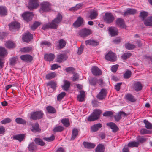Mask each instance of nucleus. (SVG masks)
Segmentation results:
<instances>
[{
    "label": "nucleus",
    "mask_w": 152,
    "mask_h": 152,
    "mask_svg": "<svg viewBox=\"0 0 152 152\" xmlns=\"http://www.w3.org/2000/svg\"><path fill=\"white\" fill-rule=\"evenodd\" d=\"M78 130L76 129H74L72 132L71 140H74L78 135Z\"/></svg>",
    "instance_id": "nucleus-39"
},
{
    "label": "nucleus",
    "mask_w": 152,
    "mask_h": 152,
    "mask_svg": "<svg viewBox=\"0 0 152 152\" xmlns=\"http://www.w3.org/2000/svg\"><path fill=\"white\" fill-rule=\"evenodd\" d=\"M137 12V10L134 9H128L124 14V16L131 14H134Z\"/></svg>",
    "instance_id": "nucleus-28"
},
{
    "label": "nucleus",
    "mask_w": 152,
    "mask_h": 152,
    "mask_svg": "<svg viewBox=\"0 0 152 152\" xmlns=\"http://www.w3.org/2000/svg\"><path fill=\"white\" fill-rule=\"evenodd\" d=\"M67 57L64 54H61L57 56V61L59 63H61L63 61L66 59Z\"/></svg>",
    "instance_id": "nucleus-25"
},
{
    "label": "nucleus",
    "mask_w": 152,
    "mask_h": 152,
    "mask_svg": "<svg viewBox=\"0 0 152 152\" xmlns=\"http://www.w3.org/2000/svg\"><path fill=\"white\" fill-rule=\"evenodd\" d=\"M66 93L64 92H61L60 94L57 96V100L58 101H61L63 97L65 96Z\"/></svg>",
    "instance_id": "nucleus-57"
},
{
    "label": "nucleus",
    "mask_w": 152,
    "mask_h": 152,
    "mask_svg": "<svg viewBox=\"0 0 152 152\" xmlns=\"http://www.w3.org/2000/svg\"><path fill=\"white\" fill-rule=\"evenodd\" d=\"M147 15V13L145 12H141L140 15V16L142 18V20H144Z\"/></svg>",
    "instance_id": "nucleus-63"
},
{
    "label": "nucleus",
    "mask_w": 152,
    "mask_h": 152,
    "mask_svg": "<svg viewBox=\"0 0 152 152\" xmlns=\"http://www.w3.org/2000/svg\"><path fill=\"white\" fill-rule=\"evenodd\" d=\"M5 45L9 49L13 48L15 47V44L13 42L10 41L6 42Z\"/></svg>",
    "instance_id": "nucleus-35"
},
{
    "label": "nucleus",
    "mask_w": 152,
    "mask_h": 152,
    "mask_svg": "<svg viewBox=\"0 0 152 152\" xmlns=\"http://www.w3.org/2000/svg\"><path fill=\"white\" fill-rule=\"evenodd\" d=\"M7 12L6 7L0 6V15L1 16H4L7 15Z\"/></svg>",
    "instance_id": "nucleus-33"
},
{
    "label": "nucleus",
    "mask_w": 152,
    "mask_h": 152,
    "mask_svg": "<svg viewBox=\"0 0 152 152\" xmlns=\"http://www.w3.org/2000/svg\"><path fill=\"white\" fill-rule=\"evenodd\" d=\"M47 84L48 86H51V87L53 89H55L56 88L57 85L56 83L55 82L52 81L47 83Z\"/></svg>",
    "instance_id": "nucleus-48"
},
{
    "label": "nucleus",
    "mask_w": 152,
    "mask_h": 152,
    "mask_svg": "<svg viewBox=\"0 0 152 152\" xmlns=\"http://www.w3.org/2000/svg\"><path fill=\"white\" fill-rule=\"evenodd\" d=\"M139 145V143L137 142H129L128 146L129 147H137Z\"/></svg>",
    "instance_id": "nucleus-46"
},
{
    "label": "nucleus",
    "mask_w": 152,
    "mask_h": 152,
    "mask_svg": "<svg viewBox=\"0 0 152 152\" xmlns=\"http://www.w3.org/2000/svg\"><path fill=\"white\" fill-rule=\"evenodd\" d=\"M41 44L42 46L43 45H45V46L48 47L50 46L51 45L50 42L46 41H42L41 43Z\"/></svg>",
    "instance_id": "nucleus-64"
},
{
    "label": "nucleus",
    "mask_w": 152,
    "mask_h": 152,
    "mask_svg": "<svg viewBox=\"0 0 152 152\" xmlns=\"http://www.w3.org/2000/svg\"><path fill=\"white\" fill-rule=\"evenodd\" d=\"M83 144L86 148L88 149L94 148L96 146L93 143L86 142H83Z\"/></svg>",
    "instance_id": "nucleus-32"
},
{
    "label": "nucleus",
    "mask_w": 152,
    "mask_h": 152,
    "mask_svg": "<svg viewBox=\"0 0 152 152\" xmlns=\"http://www.w3.org/2000/svg\"><path fill=\"white\" fill-rule=\"evenodd\" d=\"M113 114V113L111 111H107L105 112L103 114V115L104 116L106 117H111Z\"/></svg>",
    "instance_id": "nucleus-55"
},
{
    "label": "nucleus",
    "mask_w": 152,
    "mask_h": 152,
    "mask_svg": "<svg viewBox=\"0 0 152 152\" xmlns=\"http://www.w3.org/2000/svg\"><path fill=\"white\" fill-rule=\"evenodd\" d=\"M102 112V111L101 110L96 109L94 110L92 113L98 119L99 118Z\"/></svg>",
    "instance_id": "nucleus-36"
},
{
    "label": "nucleus",
    "mask_w": 152,
    "mask_h": 152,
    "mask_svg": "<svg viewBox=\"0 0 152 152\" xmlns=\"http://www.w3.org/2000/svg\"><path fill=\"white\" fill-rule=\"evenodd\" d=\"M106 60L114 62L116 60V57L115 53L111 51H109L105 56Z\"/></svg>",
    "instance_id": "nucleus-7"
},
{
    "label": "nucleus",
    "mask_w": 152,
    "mask_h": 152,
    "mask_svg": "<svg viewBox=\"0 0 152 152\" xmlns=\"http://www.w3.org/2000/svg\"><path fill=\"white\" fill-rule=\"evenodd\" d=\"M103 19L104 20L106 23H110L114 21L115 18L111 13L106 12L103 16Z\"/></svg>",
    "instance_id": "nucleus-5"
},
{
    "label": "nucleus",
    "mask_w": 152,
    "mask_h": 152,
    "mask_svg": "<svg viewBox=\"0 0 152 152\" xmlns=\"http://www.w3.org/2000/svg\"><path fill=\"white\" fill-rule=\"evenodd\" d=\"M9 28L10 30L12 29L19 28L20 27L19 23L16 22H13L10 23L9 25Z\"/></svg>",
    "instance_id": "nucleus-26"
},
{
    "label": "nucleus",
    "mask_w": 152,
    "mask_h": 152,
    "mask_svg": "<svg viewBox=\"0 0 152 152\" xmlns=\"http://www.w3.org/2000/svg\"><path fill=\"white\" fill-rule=\"evenodd\" d=\"M32 39V35L29 32L25 33L22 37L23 40L27 42H30Z\"/></svg>",
    "instance_id": "nucleus-11"
},
{
    "label": "nucleus",
    "mask_w": 152,
    "mask_h": 152,
    "mask_svg": "<svg viewBox=\"0 0 152 152\" xmlns=\"http://www.w3.org/2000/svg\"><path fill=\"white\" fill-rule=\"evenodd\" d=\"M107 94V90L104 89H102L100 92L96 96L97 98L99 100L105 99Z\"/></svg>",
    "instance_id": "nucleus-9"
},
{
    "label": "nucleus",
    "mask_w": 152,
    "mask_h": 152,
    "mask_svg": "<svg viewBox=\"0 0 152 152\" xmlns=\"http://www.w3.org/2000/svg\"><path fill=\"white\" fill-rule=\"evenodd\" d=\"M12 121V120L10 118H7L1 121V123L2 124L9 123Z\"/></svg>",
    "instance_id": "nucleus-62"
},
{
    "label": "nucleus",
    "mask_w": 152,
    "mask_h": 152,
    "mask_svg": "<svg viewBox=\"0 0 152 152\" xmlns=\"http://www.w3.org/2000/svg\"><path fill=\"white\" fill-rule=\"evenodd\" d=\"M80 94L77 96V99L80 102H83L85 100L86 97V94L85 92L81 90L80 91Z\"/></svg>",
    "instance_id": "nucleus-20"
},
{
    "label": "nucleus",
    "mask_w": 152,
    "mask_h": 152,
    "mask_svg": "<svg viewBox=\"0 0 152 152\" xmlns=\"http://www.w3.org/2000/svg\"><path fill=\"white\" fill-rule=\"evenodd\" d=\"M7 54V50L4 48L0 47V57H4Z\"/></svg>",
    "instance_id": "nucleus-31"
},
{
    "label": "nucleus",
    "mask_w": 152,
    "mask_h": 152,
    "mask_svg": "<svg viewBox=\"0 0 152 152\" xmlns=\"http://www.w3.org/2000/svg\"><path fill=\"white\" fill-rule=\"evenodd\" d=\"M106 124L108 126L111 128L112 130V132H113L115 133L119 130V128L117 125L113 122L107 123Z\"/></svg>",
    "instance_id": "nucleus-15"
},
{
    "label": "nucleus",
    "mask_w": 152,
    "mask_h": 152,
    "mask_svg": "<svg viewBox=\"0 0 152 152\" xmlns=\"http://www.w3.org/2000/svg\"><path fill=\"white\" fill-rule=\"evenodd\" d=\"M15 121L18 124H26V121L21 118H17L15 119Z\"/></svg>",
    "instance_id": "nucleus-41"
},
{
    "label": "nucleus",
    "mask_w": 152,
    "mask_h": 152,
    "mask_svg": "<svg viewBox=\"0 0 152 152\" xmlns=\"http://www.w3.org/2000/svg\"><path fill=\"white\" fill-rule=\"evenodd\" d=\"M144 123L145 124V126L147 129H152V124L151 123L146 120H144Z\"/></svg>",
    "instance_id": "nucleus-45"
},
{
    "label": "nucleus",
    "mask_w": 152,
    "mask_h": 152,
    "mask_svg": "<svg viewBox=\"0 0 152 152\" xmlns=\"http://www.w3.org/2000/svg\"><path fill=\"white\" fill-rule=\"evenodd\" d=\"M116 25L121 28H126V27L124 20L121 18H117L116 21Z\"/></svg>",
    "instance_id": "nucleus-12"
},
{
    "label": "nucleus",
    "mask_w": 152,
    "mask_h": 152,
    "mask_svg": "<svg viewBox=\"0 0 152 152\" xmlns=\"http://www.w3.org/2000/svg\"><path fill=\"white\" fill-rule=\"evenodd\" d=\"M102 127L101 124H97L93 125L91 127V129L92 131L95 132L97 131Z\"/></svg>",
    "instance_id": "nucleus-34"
},
{
    "label": "nucleus",
    "mask_w": 152,
    "mask_h": 152,
    "mask_svg": "<svg viewBox=\"0 0 152 152\" xmlns=\"http://www.w3.org/2000/svg\"><path fill=\"white\" fill-rule=\"evenodd\" d=\"M90 15L89 18L91 20L95 19L98 15V10L95 9L93 10H91L89 11Z\"/></svg>",
    "instance_id": "nucleus-10"
},
{
    "label": "nucleus",
    "mask_w": 152,
    "mask_h": 152,
    "mask_svg": "<svg viewBox=\"0 0 152 152\" xmlns=\"http://www.w3.org/2000/svg\"><path fill=\"white\" fill-rule=\"evenodd\" d=\"M41 23L38 22H36L32 25L31 27V29L33 30H34Z\"/></svg>",
    "instance_id": "nucleus-56"
},
{
    "label": "nucleus",
    "mask_w": 152,
    "mask_h": 152,
    "mask_svg": "<svg viewBox=\"0 0 152 152\" xmlns=\"http://www.w3.org/2000/svg\"><path fill=\"white\" fill-rule=\"evenodd\" d=\"M33 48L32 47H27L21 48L20 51L24 53H28L33 50Z\"/></svg>",
    "instance_id": "nucleus-30"
},
{
    "label": "nucleus",
    "mask_w": 152,
    "mask_h": 152,
    "mask_svg": "<svg viewBox=\"0 0 152 152\" xmlns=\"http://www.w3.org/2000/svg\"><path fill=\"white\" fill-rule=\"evenodd\" d=\"M84 20L81 17H79L76 21L73 24L75 27L78 28L82 26Z\"/></svg>",
    "instance_id": "nucleus-13"
},
{
    "label": "nucleus",
    "mask_w": 152,
    "mask_h": 152,
    "mask_svg": "<svg viewBox=\"0 0 152 152\" xmlns=\"http://www.w3.org/2000/svg\"><path fill=\"white\" fill-rule=\"evenodd\" d=\"M125 47L128 50H131L136 48V46L134 44L127 43L125 44Z\"/></svg>",
    "instance_id": "nucleus-42"
},
{
    "label": "nucleus",
    "mask_w": 152,
    "mask_h": 152,
    "mask_svg": "<svg viewBox=\"0 0 152 152\" xmlns=\"http://www.w3.org/2000/svg\"><path fill=\"white\" fill-rule=\"evenodd\" d=\"M61 122L66 127H68L70 125L69 120L68 118H64L62 119Z\"/></svg>",
    "instance_id": "nucleus-43"
},
{
    "label": "nucleus",
    "mask_w": 152,
    "mask_h": 152,
    "mask_svg": "<svg viewBox=\"0 0 152 152\" xmlns=\"http://www.w3.org/2000/svg\"><path fill=\"white\" fill-rule=\"evenodd\" d=\"M97 119L96 117L92 113L89 116L88 118V121H92L97 120Z\"/></svg>",
    "instance_id": "nucleus-59"
},
{
    "label": "nucleus",
    "mask_w": 152,
    "mask_h": 152,
    "mask_svg": "<svg viewBox=\"0 0 152 152\" xmlns=\"http://www.w3.org/2000/svg\"><path fill=\"white\" fill-rule=\"evenodd\" d=\"M62 19V16L61 15L58 13L56 17L52 21L51 23L44 24L42 29L44 30H45L49 28L56 29L57 28V25L61 21Z\"/></svg>",
    "instance_id": "nucleus-1"
},
{
    "label": "nucleus",
    "mask_w": 152,
    "mask_h": 152,
    "mask_svg": "<svg viewBox=\"0 0 152 152\" xmlns=\"http://www.w3.org/2000/svg\"><path fill=\"white\" fill-rule=\"evenodd\" d=\"M44 115V114L41 110L34 111L31 113L30 118L34 120H39L42 118Z\"/></svg>",
    "instance_id": "nucleus-2"
},
{
    "label": "nucleus",
    "mask_w": 152,
    "mask_h": 152,
    "mask_svg": "<svg viewBox=\"0 0 152 152\" xmlns=\"http://www.w3.org/2000/svg\"><path fill=\"white\" fill-rule=\"evenodd\" d=\"M22 16L24 20L28 22L32 19L34 15L32 12H26L22 15Z\"/></svg>",
    "instance_id": "nucleus-8"
},
{
    "label": "nucleus",
    "mask_w": 152,
    "mask_h": 152,
    "mask_svg": "<svg viewBox=\"0 0 152 152\" xmlns=\"http://www.w3.org/2000/svg\"><path fill=\"white\" fill-rule=\"evenodd\" d=\"M20 59L26 62H31L33 60V57L29 55H23L20 56Z\"/></svg>",
    "instance_id": "nucleus-18"
},
{
    "label": "nucleus",
    "mask_w": 152,
    "mask_h": 152,
    "mask_svg": "<svg viewBox=\"0 0 152 152\" xmlns=\"http://www.w3.org/2000/svg\"><path fill=\"white\" fill-rule=\"evenodd\" d=\"M40 5V10L43 12H48L51 10V4L48 2H43Z\"/></svg>",
    "instance_id": "nucleus-3"
},
{
    "label": "nucleus",
    "mask_w": 152,
    "mask_h": 152,
    "mask_svg": "<svg viewBox=\"0 0 152 152\" xmlns=\"http://www.w3.org/2000/svg\"><path fill=\"white\" fill-rule=\"evenodd\" d=\"M64 129V127L61 126H58L56 127L54 129L53 131L55 132H61Z\"/></svg>",
    "instance_id": "nucleus-52"
},
{
    "label": "nucleus",
    "mask_w": 152,
    "mask_h": 152,
    "mask_svg": "<svg viewBox=\"0 0 152 152\" xmlns=\"http://www.w3.org/2000/svg\"><path fill=\"white\" fill-rule=\"evenodd\" d=\"M133 88L136 91H138L142 89V85L140 82H135L134 83Z\"/></svg>",
    "instance_id": "nucleus-19"
},
{
    "label": "nucleus",
    "mask_w": 152,
    "mask_h": 152,
    "mask_svg": "<svg viewBox=\"0 0 152 152\" xmlns=\"http://www.w3.org/2000/svg\"><path fill=\"white\" fill-rule=\"evenodd\" d=\"M25 137V135L23 134L15 135L13 137L14 139H16L18 140L20 142L23 141Z\"/></svg>",
    "instance_id": "nucleus-29"
},
{
    "label": "nucleus",
    "mask_w": 152,
    "mask_h": 152,
    "mask_svg": "<svg viewBox=\"0 0 152 152\" xmlns=\"http://www.w3.org/2000/svg\"><path fill=\"white\" fill-rule=\"evenodd\" d=\"M97 119L96 117L92 113L89 116L88 118V121H92L97 120Z\"/></svg>",
    "instance_id": "nucleus-58"
},
{
    "label": "nucleus",
    "mask_w": 152,
    "mask_h": 152,
    "mask_svg": "<svg viewBox=\"0 0 152 152\" xmlns=\"http://www.w3.org/2000/svg\"><path fill=\"white\" fill-rule=\"evenodd\" d=\"M46 109L48 112L49 113L54 114L56 113L55 109L52 106H48L46 107Z\"/></svg>",
    "instance_id": "nucleus-37"
},
{
    "label": "nucleus",
    "mask_w": 152,
    "mask_h": 152,
    "mask_svg": "<svg viewBox=\"0 0 152 152\" xmlns=\"http://www.w3.org/2000/svg\"><path fill=\"white\" fill-rule=\"evenodd\" d=\"M17 57H13L11 58L10 60V64L11 66L14 65L17 61Z\"/></svg>",
    "instance_id": "nucleus-54"
},
{
    "label": "nucleus",
    "mask_w": 152,
    "mask_h": 152,
    "mask_svg": "<svg viewBox=\"0 0 152 152\" xmlns=\"http://www.w3.org/2000/svg\"><path fill=\"white\" fill-rule=\"evenodd\" d=\"M125 98L126 99L131 102H133L135 101V99H134V96L129 94L126 95Z\"/></svg>",
    "instance_id": "nucleus-38"
},
{
    "label": "nucleus",
    "mask_w": 152,
    "mask_h": 152,
    "mask_svg": "<svg viewBox=\"0 0 152 152\" xmlns=\"http://www.w3.org/2000/svg\"><path fill=\"white\" fill-rule=\"evenodd\" d=\"M37 149V147L33 142L31 143L29 145V150L30 151L33 152L36 150Z\"/></svg>",
    "instance_id": "nucleus-47"
},
{
    "label": "nucleus",
    "mask_w": 152,
    "mask_h": 152,
    "mask_svg": "<svg viewBox=\"0 0 152 152\" xmlns=\"http://www.w3.org/2000/svg\"><path fill=\"white\" fill-rule=\"evenodd\" d=\"M75 70V69L71 67L66 68L65 69V70L67 72H72L73 73Z\"/></svg>",
    "instance_id": "nucleus-61"
},
{
    "label": "nucleus",
    "mask_w": 152,
    "mask_h": 152,
    "mask_svg": "<svg viewBox=\"0 0 152 152\" xmlns=\"http://www.w3.org/2000/svg\"><path fill=\"white\" fill-rule=\"evenodd\" d=\"M39 6V0H29L28 7L30 10H31L37 9Z\"/></svg>",
    "instance_id": "nucleus-4"
},
{
    "label": "nucleus",
    "mask_w": 152,
    "mask_h": 152,
    "mask_svg": "<svg viewBox=\"0 0 152 152\" xmlns=\"http://www.w3.org/2000/svg\"><path fill=\"white\" fill-rule=\"evenodd\" d=\"M131 75V72L130 71L128 70L126 71L124 74V77L126 79H128L130 77Z\"/></svg>",
    "instance_id": "nucleus-60"
},
{
    "label": "nucleus",
    "mask_w": 152,
    "mask_h": 152,
    "mask_svg": "<svg viewBox=\"0 0 152 152\" xmlns=\"http://www.w3.org/2000/svg\"><path fill=\"white\" fill-rule=\"evenodd\" d=\"M109 31L112 36L117 35L118 34V30L114 27H110L109 28Z\"/></svg>",
    "instance_id": "nucleus-24"
},
{
    "label": "nucleus",
    "mask_w": 152,
    "mask_h": 152,
    "mask_svg": "<svg viewBox=\"0 0 152 152\" xmlns=\"http://www.w3.org/2000/svg\"><path fill=\"white\" fill-rule=\"evenodd\" d=\"M98 79L96 78H94L91 79L89 80V83L92 86H95L97 83Z\"/></svg>",
    "instance_id": "nucleus-51"
},
{
    "label": "nucleus",
    "mask_w": 152,
    "mask_h": 152,
    "mask_svg": "<svg viewBox=\"0 0 152 152\" xmlns=\"http://www.w3.org/2000/svg\"><path fill=\"white\" fill-rule=\"evenodd\" d=\"M91 72L95 76H99L102 74V71L97 66L92 67L91 69Z\"/></svg>",
    "instance_id": "nucleus-14"
},
{
    "label": "nucleus",
    "mask_w": 152,
    "mask_h": 152,
    "mask_svg": "<svg viewBox=\"0 0 152 152\" xmlns=\"http://www.w3.org/2000/svg\"><path fill=\"white\" fill-rule=\"evenodd\" d=\"M55 58V56L53 54H45L44 55V58L47 61H53Z\"/></svg>",
    "instance_id": "nucleus-17"
},
{
    "label": "nucleus",
    "mask_w": 152,
    "mask_h": 152,
    "mask_svg": "<svg viewBox=\"0 0 152 152\" xmlns=\"http://www.w3.org/2000/svg\"><path fill=\"white\" fill-rule=\"evenodd\" d=\"M31 130L33 132H40L41 129L39 128V125L38 123H36L32 124Z\"/></svg>",
    "instance_id": "nucleus-23"
},
{
    "label": "nucleus",
    "mask_w": 152,
    "mask_h": 152,
    "mask_svg": "<svg viewBox=\"0 0 152 152\" xmlns=\"http://www.w3.org/2000/svg\"><path fill=\"white\" fill-rule=\"evenodd\" d=\"M144 24L148 26H152V16L148 17L144 22Z\"/></svg>",
    "instance_id": "nucleus-27"
},
{
    "label": "nucleus",
    "mask_w": 152,
    "mask_h": 152,
    "mask_svg": "<svg viewBox=\"0 0 152 152\" xmlns=\"http://www.w3.org/2000/svg\"><path fill=\"white\" fill-rule=\"evenodd\" d=\"M58 44L57 45V48L58 49H61L65 47L66 42L63 39H61L58 41Z\"/></svg>",
    "instance_id": "nucleus-21"
},
{
    "label": "nucleus",
    "mask_w": 152,
    "mask_h": 152,
    "mask_svg": "<svg viewBox=\"0 0 152 152\" xmlns=\"http://www.w3.org/2000/svg\"><path fill=\"white\" fill-rule=\"evenodd\" d=\"M79 35L82 38L88 37L92 34L91 31L88 28H84L80 30L79 32Z\"/></svg>",
    "instance_id": "nucleus-6"
},
{
    "label": "nucleus",
    "mask_w": 152,
    "mask_h": 152,
    "mask_svg": "<svg viewBox=\"0 0 152 152\" xmlns=\"http://www.w3.org/2000/svg\"><path fill=\"white\" fill-rule=\"evenodd\" d=\"M99 42L93 39H89L86 40L85 43L86 45H88L93 46H96L99 44Z\"/></svg>",
    "instance_id": "nucleus-16"
},
{
    "label": "nucleus",
    "mask_w": 152,
    "mask_h": 152,
    "mask_svg": "<svg viewBox=\"0 0 152 152\" xmlns=\"http://www.w3.org/2000/svg\"><path fill=\"white\" fill-rule=\"evenodd\" d=\"M34 141L36 144H38L41 146H44L45 145V143L40 139L36 138Z\"/></svg>",
    "instance_id": "nucleus-50"
},
{
    "label": "nucleus",
    "mask_w": 152,
    "mask_h": 152,
    "mask_svg": "<svg viewBox=\"0 0 152 152\" xmlns=\"http://www.w3.org/2000/svg\"><path fill=\"white\" fill-rule=\"evenodd\" d=\"M132 56V54L130 53H124L121 56V58L123 60H126Z\"/></svg>",
    "instance_id": "nucleus-49"
},
{
    "label": "nucleus",
    "mask_w": 152,
    "mask_h": 152,
    "mask_svg": "<svg viewBox=\"0 0 152 152\" xmlns=\"http://www.w3.org/2000/svg\"><path fill=\"white\" fill-rule=\"evenodd\" d=\"M56 76V74L55 72H52L48 73L46 75V78L47 79H51L54 78Z\"/></svg>",
    "instance_id": "nucleus-44"
},
{
    "label": "nucleus",
    "mask_w": 152,
    "mask_h": 152,
    "mask_svg": "<svg viewBox=\"0 0 152 152\" xmlns=\"http://www.w3.org/2000/svg\"><path fill=\"white\" fill-rule=\"evenodd\" d=\"M70 82L67 80L64 81V85L62 86V88L66 91H68L70 87Z\"/></svg>",
    "instance_id": "nucleus-22"
},
{
    "label": "nucleus",
    "mask_w": 152,
    "mask_h": 152,
    "mask_svg": "<svg viewBox=\"0 0 152 152\" xmlns=\"http://www.w3.org/2000/svg\"><path fill=\"white\" fill-rule=\"evenodd\" d=\"M140 132L142 134H150L151 132L145 128L142 129L140 131Z\"/></svg>",
    "instance_id": "nucleus-53"
},
{
    "label": "nucleus",
    "mask_w": 152,
    "mask_h": 152,
    "mask_svg": "<svg viewBox=\"0 0 152 152\" xmlns=\"http://www.w3.org/2000/svg\"><path fill=\"white\" fill-rule=\"evenodd\" d=\"M104 145L102 144H99L96 148V152H104Z\"/></svg>",
    "instance_id": "nucleus-40"
}]
</instances>
